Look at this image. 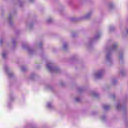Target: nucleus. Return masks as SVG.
I'll list each match as a JSON object with an SVG mask.
<instances>
[{
	"mask_svg": "<svg viewBox=\"0 0 128 128\" xmlns=\"http://www.w3.org/2000/svg\"><path fill=\"white\" fill-rule=\"evenodd\" d=\"M6 54H2V56H3V58H6Z\"/></svg>",
	"mask_w": 128,
	"mask_h": 128,
	"instance_id": "2",
	"label": "nucleus"
},
{
	"mask_svg": "<svg viewBox=\"0 0 128 128\" xmlns=\"http://www.w3.org/2000/svg\"><path fill=\"white\" fill-rule=\"evenodd\" d=\"M46 66H47V68H48L49 70H50V64H46Z\"/></svg>",
	"mask_w": 128,
	"mask_h": 128,
	"instance_id": "1",
	"label": "nucleus"
},
{
	"mask_svg": "<svg viewBox=\"0 0 128 128\" xmlns=\"http://www.w3.org/2000/svg\"><path fill=\"white\" fill-rule=\"evenodd\" d=\"M64 48H66V46H64Z\"/></svg>",
	"mask_w": 128,
	"mask_h": 128,
	"instance_id": "5",
	"label": "nucleus"
},
{
	"mask_svg": "<svg viewBox=\"0 0 128 128\" xmlns=\"http://www.w3.org/2000/svg\"><path fill=\"white\" fill-rule=\"evenodd\" d=\"M104 108L105 109L108 108V106H104Z\"/></svg>",
	"mask_w": 128,
	"mask_h": 128,
	"instance_id": "3",
	"label": "nucleus"
},
{
	"mask_svg": "<svg viewBox=\"0 0 128 128\" xmlns=\"http://www.w3.org/2000/svg\"><path fill=\"white\" fill-rule=\"evenodd\" d=\"M76 102H78V100H80V98H76Z\"/></svg>",
	"mask_w": 128,
	"mask_h": 128,
	"instance_id": "4",
	"label": "nucleus"
}]
</instances>
